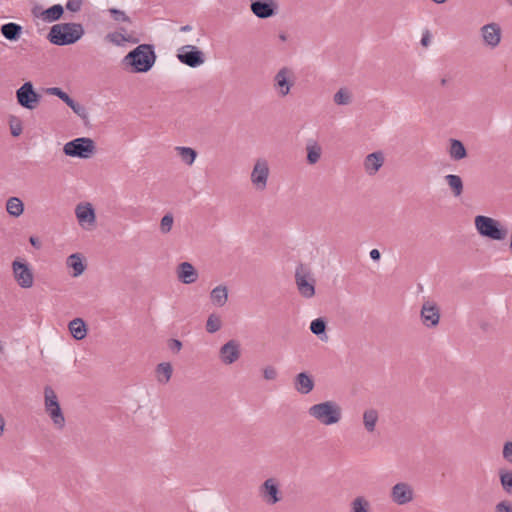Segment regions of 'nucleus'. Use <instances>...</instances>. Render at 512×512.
I'll return each mask as SVG.
<instances>
[{
  "label": "nucleus",
  "mask_w": 512,
  "mask_h": 512,
  "mask_svg": "<svg viewBox=\"0 0 512 512\" xmlns=\"http://www.w3.org/2000/svg\"><path fill=\"white\" fill-rule=\"evenodd\" d=\"M308 415L323 426H332L342 420L343 410L336 401L326 400L311 405L308 408Z\"/></svg>",
  "instance_id": "nucleus-1"
},
{
  "label": "nucleus",
  "mask_w": 512,
  "mask_h": 512,
  "mask_svg": "<svg viewBox=\"0 0 512 512\" xmlns=\"http://www.w3.org/2000/svg\"><path fill=\"white\" fill-rule=\"evenodd\" d=\"M84 35V28L80 23H59L50 28L48 40L57 46L76 43Z\"/></svg>",
  "instance_id": "nucleus-2"
},
{
  "label": "nucleus",
  "mask_w": 512,
  "mask_h": 512,
  "mask_svg": "<svg viewBox=\"0 0 512 512\" xmlns=\"http://www.w3.org/2000/svg\"><path fill=\"white\" fill-rule=\"evenodd\" d=\"M153 46L141 44L124 57V62L133 67L135 72H147L155 62Z\"/></svg>",
  "instance_id": "nucleus-3"
},
{
  "label": "nucleus",
  "mask_w": 512,
  "mask_h": 512,
  "mask_svg": "<svg viewBox=\"0 0 512 512\" xmlns=\"http://www.w3.org/2000/svg\"><path fill=\"white\" fill-rule=\"evenodd\" d=\"M477 232L482 236L495 241H503L508 234L506 228L502 224L491 217L478 215L474 219Z\"/></svg>",
  "instance_id": "nucleus-4"
},
{
  "label": "nucleus",
  "mask_w": 512,
  "mask_h": 512,
  "mask_svg": "<svg viewBox=\"0 0 512 512\" xmlns=\"http://www.w3.org/2000/svg\"><path fill=\"white\" fill-rule=\"evenodd\" d=\"M295 284L303 298L311 299L315 296L316 279L307 265L299 264L296 267Z\"/></svg>",
  "instance_id": "nucleus-5"
},
{
  "label": "nucleus",
  "mask_w": 512,
  "mask_h": 512,
  "mask_svg": "<svg viewBox=\"0 0 512 512\" xmlns=\"http://www.w3.org/2000/svg\"><path fill=\"white\" fill-rule=\"evenodd\" d=\"M260 500L267 506H274L283 500L281 482L276 477H269L258 486L257 489Z\"/></svg>",
  "instance_id": "nucleus-6"
},
{
  "label": "nucleus",
  "mask_w": 512,
  "mask_h": 512,
  "mask_svg": "<svg viewBox=\"0 0 512 512\" xmlns=\"http://www.w3.org/2000/svg\"><path fill=\"white\" fill-rule=\"evenodd\" d=\"M95 143L91 138L80 137L67 142L63 151L67 156L88 159L95 153Z\"/></svg>",
  "instance_id": "nucleus-7"
},
{
  "label": "nucleus",
  "mask_w": 512,
  "mask_h": 512,
  "mask_svg": "<svg viewBox=\"0 0 512 512\" xmlns=\"http://www.w3.org/2000/svg\"><path fill=\"white\" fill-rule=\"evenodd\" d=\"M294 84L295 73L287 66L280 68L273 76V90L279 98L288 96Z\"/></svg>",
  "instance_id": "nucleus-8"
},
{
  "label": "nucleus",
  "mask_w": 512,
  "mask_h": 512,
  "mask_svg": "<svg viewBox=\"0 0 512 512\" xmlns=\"http://www.w3.org/2000/svg\"><path fill=\"white\" fill-rule=\"evenodd\" d=\"M270 175V168L268 161L264 158H258L252 168L250 174V181L253 188L258 192L266 190L268 179Z\"/></svg>",
  "instance_id": "nucleus-9"
},
{
  "label": "nucleus",
  "mask_w": 512,
  "mask_h": 512,
  "mask_svg": "<svg viewBox=\"0 0 512 512\" xmlns=\"http://www.w3.org/2000/svg\"><path fill=\"white\" fill-rule=\"evenodd\" d=\"M177 58L181 63L192 68L199 67L205 62L203 52L193 45L182 46L178 50Z\"/></svg>",
  "instance_id": "nucleus-10"
},
{
  "label": "nucleus",
  "mask_w": 512,
  "mask_h": 512,
  "mask_svg": "<svg viewBox=\"0 0 512 512\" xmlns=\"http://www.w3.org/2000/svg\"><path fill=\"white\" fill-rule=\"evenodd\" d=\"M415 492L411 484L407 482H398L392 486L390 498L393 503L403 506L414 500Z\"/></svg>",
  "instance_id": "nucleus-11"
},
{
  "label": "nucleus",
  "mask_w": 512,
  "mask_h": 512,
  "mask_svg": "<svg viewBox=\"0 0 512 512\" xmlns=\"http://www.w3.org/2000/svg\"><path fill=\"white\" fill-rule=\"evenodd\" d=\"M480 35L486 47L495 49L502 39L501 27L495 22L485 24L480 28Z\"/></svg>",
  "instance_id": "nucleus-12"
},
{
  "label": "nucleus",
  "mask_w": 512,
  "mask_h": 512,
  "mask_svg": "<svg viewBox=\"0 0 512 512\" xmlns=\"http://www.w3.org/2000/svg\"><path fill=\"white\" fill-rule=\"evenodd\" d=\"M12 270L15 280L21 288L28 289L33 286L34 276L27 263L15 260L12 263Z\"/></svg>",
  "instance_id": "nucleus-13"
},
{
  "label": "nucleus",
  "mask_w": 512,
  "mask_h": 512,
  "mask_svg": "<svg viewBox=\"0 0 512 512\" xmlns=\"http://www.w3.org/2000/svg\"><path fill=\"white\" fill-rule=\"evenodd\" d=\"M18 103L26 109H35L39 103L40 96L34 91L31 82H25L17 91Z\"/></svg>",
  "instance_id": "nucleus-14"
},
{
  "label": "nucleus",
  "mask_w": 512,
  "mask_h": 512,
  "mask_svg": "<svg viewBox=\"0 0 512 512\" xmlns=\"http://www.w3.org/2000/svg\"><path fill=\"white\" fill-rule=\"evenodd\" d=\"M75 215L81 227L91 229L95 226L96 214L91 203L78 204L75 208Z\"/></svg>",
  "instance_id": "nucleus-15"
},
{
  "label": "nucleus",
  "mask_w": 512,
  "mask_h": 512,
  "mask_svg": "<svg viewBox=\"0 0 512 512\" xmlns=\"http://www.w3.org/2000/svg\"><path fill=\"white\" fill-rule=\"evenodd\" d=\"M241 356L240 343L237 340H229L221 346L219 350V358L225 365L235 363Z\"/></svg>",
  "instance_id": "nucleus-16"
},
{
  "label": "nucleus",
  "mask_w": 512,
  "mask_h": 512,
  "mask_svg": "<svg viewBox=\"0 0 512 512\" xmlns=\"http://www.w3.org/2000/svg\"><path fill=\"white\" fill-rule=\"evenodd\" d=\"M250 9L255 16L261 19L272 17L276 14L277 4L275 0H249Z\"/></svg>",
  "instance_id": "nucleus-17"
},
{
  "label": "nucleus",
  "mask_w": 512,
  "mask_h": 512,
  "mask_svg": "<svg viewBox=\"0 0 512 512\" xmlns=\"http://www.w3.org/2000/svg\"><path fill=\"white\" fill-rule=\"evenodd\" d=\"M421 318L426 327L437 326L440 320V312L437 305L430 301L425 302L421 309Z\"/></svg>",
  "instance_id": "nucleus-18"
},
{
  "label": "nucleus",
  "mask_w": 512,
  "mask_h": 512,
  "mask_svg": "<svg viewBox=\"0 0 512 512\" xmlns=\"http://www.w3.org/2000/svg\"><path fill=\"white\" fill-rule=\"evenodd\" d=\"M385 157L382 151H376L368 154L363 161L365 172L369 176L375 175L384 165Z\"/></svg>",
  "instance_id": "nucleus-19"
},
{
  "label": "nucleus",
  "mask_w": 512,
  "mask_h": 512,
  "mask_svg": "<svg viewBox=\"0 0 512 512\" xmlns=\"http://www.w3.org/2000/svg\"><path fill=\"white\" fill-rule=\"evenodd\" d=\"M177 278L184 284H192L198 279V272L190 262H182L177 266Z\"/></svg>",
  "instance_id": "nucleus-20"
},
{
  "label": "nucleus",
  "mask_w": 512,
  "mask_h": 512,
  "mask_svg": "<svg viewBox=\"0 0 512 512\" xmlns=\"http://www.w3.org/2000/svg\"><path fill=\"white\" fill-rule=\"evenodd\" d=\"M105 39L115 46H123L125 43L136 44L139 42V39L134 35V33L122 34V31L117 30L108 33Z\"/></svg>",
  "instance_id": "nucleus-21"
},
{
  "label": "nucleus",
  "mask_w": 512,
  "mask_h": 512,
  "mask_svg": "<svg viewBox=\"0 0 512 512\" xmlns=\"http://www.w3.org/2000/svg\"><path fill=\"white\" fill-rule=\"evenodd\" d=\"M294 388L300 394H309L314 389V381L308 373L301 372L295 377Z\"/></svg>",
  "instance_id": "nucleus-22"
},
{
  "label": "nucleus",
  "mask_w": 512,
  "mask_h": 512,
  "mask_svg": "<svg viewBox=\"0 0 512 512\" xmlns=\"http://www.w3.org/2000/svg\"><path fill=\"white\" fill-rule=\"evenodd\" d=\"M448 154L454 161H460L467 157L464 144L460 140L453 138L449 140Z\"/></svg>",
  "instance_id": "nucleus-23"
},
{
  "label": "nucleus",
  "mask_w": 512,
  "mask_h": 512,
  "mask_svg": "<svg viewBox=\"0 0 512 512\" xmlns=\"http://www.w3.org/2000/svg\"><path fill=\"white\" fill-rule=\"evenodd\" d=\"M210 300L213 305L223 307L228 301V288L225 285H218L210 292Z\"/></svg>",
  "instance_id": "nucleus-24"
},
{
  "label": "nucleus",
  "mask_w": 512,
  "mask_h": 512,
  "mask_svg": "<svg viewBox=\"0 0 512 512\" xmlns=\"http://www.w3.org/2000/svg\"><path fill=\"white\" fill-rule=\"evenodd\" d=\"M69 331L74 339L82 340L87 335V326L81 318H75L68 324Z\"/></svg>",
  "instance_id": "nucleus-25"
},
{
  "label": "nucleus",
  "mask_w": 512,
  "mask_h": 512,
  "mask_svg": "<svg viewBox=\"0 0 512 512\" xmlns=\"http://www.w3.org/2000/svg\"><path fill=\"white\" fill-rule=\"evenodd\" d=\"M379 420V413L374 408H368L363 412V425L368 433H373Z\"/></svg>",
  "instance_id": "nucleus-26"
},
{
  "label": "nucleus",
  "mask_w": 512,
  "mask_h": 512,
  "mask_svg": "<svg viewBox=\"0 0 512 512\" xmlns=\"http://www.w3.org/2000/svg\"><path fill=\"white\" fill-rule=\"evenodd\" d=\"M1 33L10 41H17L22 33V27L19 24L10 22L1 26Z\"/></svg>",
  "instance_id": "nucleus-27"
},
{
  "label": "nucleus",
  "mask_w": 512,
  "mask_h": 512,
  "mask_svg": "<svg viewBox=\"0 0 512 512\" xmlns=\"http://www.w3.org/2000/svg\"><path fill=\"white\" fill-rule=\"evenodd\" d=\"M173 368L169 362H162L156 367L157 381L161 384H166L170 381Z\"/></svg>",
  "instance_id": "nucleus-28"
},
{
  "label": "nucleus",
  "mask_w": 512,
  "mask_h": 512,
  "mask_svg": "<svg viewBox=\"0 0 512 512\" xmlns=\"http://www.w3.org/2000/svg\"><path fill=\"white\" fill-rule=\"evenodd\" d=\"M444 179L455 197H459L463 193V181L460 176L448 174Z\"/></svg>",
  "instance_id": "nucleus-29"
},
{
  "label": "nucleus",
  "mask_w": 512,
  "mask_h": 512,
  "mask_svg": "<svg viewBox=\"0 0 512 512\" xmlns=\"http://www.w3.org/2000/svg\"><path fill=\"white\" fill-rule=\"evenodd\" d=\"M175 151L186 165L191 166L195 162L197 152L193 148L177 146L175 147Z\"/></svg>",
  "instance_id": "nucleus-30"
},
{
  "label": "nucleus",
  "mask_w": 512,
  "mask_h": 512,
  "mask_svg": "<svg viewBox=\"0 0 512 512\" xmlns=\"http://www.w3.org/2000/svg\"><path fill=\"white\" fill-rule=\"evenodd\" d=\"M6 210L13 217H19L24 212V204L18 197H10L6 202Z\"/></svg>",
  "instance_id": "nucleus-31"
},
{
  "label": "nucleus",
  "mask_w": 512,
  "mask_h": 512,
  "mask_svg": "<svg viewBox=\"0 0 512 512\" xmlns=\"http://www.w3.org/2000/svg\"><path fill=\"white\" fill-rule=\"evenodd\" d=\"M47 415L50 417L54 427L58 430H62L65 427V417L61 407L45 410Z\"/></svg>",
  "instance_id": "nucleus-32"
},
{
  "label": "nucleus",
  "mask_w": 512,
  "mask_h": 512,
  "mask_svg": "<svg viewBox=\"0 0 512 512\" xmlns=\"http://www.w3.org/2000/svg\"><path fill=\"white\" fill-rule=\"evenodd\" d=\"M67 266L73 269V276H80L84 270L85 265L82 261V258L79 254H72L67 258Z\"/></svg>",
  "instance_id": "nucleus-33"
},
{
  "label": "nucleus",
  "mask_w": 512,
  "mask_h": 512,
  "mask_svg": "<svg viewBox=\"0 0 512 512\" xmlns=\"http://www.w3.org/2000/svg\"><path fill=\"white\" fill-rule=\"evenodd\" d=\"M60 407L58 397L50 386L44 388V408L45 410Z\"/></svg>",
  "instance_id": "nucleus-34"
},
{
  "label": "nucleus",
  "mask_w": 512,
  "mask_h": 512,
  "mask_svg": "<svg viewBox=\"0 0 512 512\" xmlns=\"http://www.w3.org/2000/svg\"><path fill=\"white\" fill-rule=\"evenodd\" d=\"M370 502L364 496H356L350 503L351 512H369Z\"/></svg>",
  "instance_id": "nucleus-35"
},
{
  "label": "nucleus",
  "mask_w": 512,
  "mask_h": 512,
  "mask_svg": "<svg viewBox=\"0 0 512 512\" xmlns=\"http://www.w3.org/2000/svg\"><path fill=\"white\" fill-rule=\"evenodd\" d=\"M63 14V7L60 4H56L46 9L43 12V19L47 22H54L61 18Z\"/></svg>",
  "instance_id": "nucleus-36"
},
{
  "label": "nucleus",
  "mask_w": 512,
  "mask_h": 512,
  "mask_svg": "<svg viewBox=\"0 0 512 512\" xmlns=\"http://www.w3.org/2000/svg\"><path fill=\"white\" fill-rule=\"evenodd\" d=\"M499 480L502 489L509 495L512 496V471L510 470H500L499 471Z\"/></svg>",
  "instance_id": "nucleus-37"
},
{
  "label": "nucleus",
  "mask_w": 512,
  "mask_h": 512,
  "mask_svg": "<svg viewBox=\"0 0 512 512\" xmlns=\"http://www.w3.org/2000/svg\"><path fill=\"white\" fill-rule=\"evenodd\" d=\"M321 147L317 143L307 145V161L309 164H315L320 160Z\"/></svg>",
  "instance_id": "nucleus-38"
},
{
  "label": "nucleus",
  "mask_w": 512,
  "mask_h": 512,
  "mask_svg": "<svg viewBox=\"0 0 512 512\" xmlns=\"http://www.w3.org/2000/svg\"><path fill=\"white\" fill-rule=\"evenodd\" d=\"M221 327H222V322H221L220 317L214 313L210 314L206 321L207 332L216 333L217 331H219L221 329Z\"/></svg>",
  "instance_id": "nucleus-39"
},
{
  "label": "nucleus",
  "mask_w": 512,
  "mask_h": 512,
  "mask_svg": "<svg viewBox=\"0 0 512 512\" xmlns=\"http://www.w3.org/2000/svg\"><path fill=\"white\" fill-rule=\"evenodd\" d=\"M310 330L313 334L317 336L324 335L325 338H327L325 331H326V322L322 318L314 319L310 323ZM320 339H323V337H320Z\"/></svg>",
  "instance_id": "nucleus-40"
},
{
  "label": "nucleus",
  "mask_w": 512,
  "mask_h": 512,
  "mask_svg": "<svg viewBox=\"0 0 512 512\" xmlns=\"http://www.w3.org/2000/svg\"><path fill=\"white\" fill-rule=\"evenodd\" d=\"M334 102L337 105H348L351 102V94L347 89L341 88L334 94Z\"/></svg>",
  "instance_id": "nucleus-41"
},
{
  "label": "nucleus",
  "mask_w": 512,
  "mask_h": 512,
  "mask_svg": "<svg viewBox=\"0 0 512 512\" xmlns=\"http://www.w3.org/2000/svg\"><path fill=\"white\" fill-rule=\"evenodd\" d=\"M174 217L171 213L165 214L160 221V232L167 234L172 230Z\"/></svg>",
  "instance_id": "nucleus-42"
},
{
  "label": "nucleus",
  "mask_w": 512,
  "mask_h": 512,
  "mask_svg": "<svg viewBox=\"0 0 512 512\" xmlns=\"http://www.w3.org/2000/svg\"><path fill=\"white\" fill-rule=\"evenodd\" d=\"M108 12L116 22H131L130 17L122 10L117 8H110Z\"/></svg>",
  "instance_id": "nucleus-43"
},
{
  "label": "nucleus",
  "mask_w": 512,
  "mask_h": 512,
  "mask_svg": "<svg viewBox=\"0 0 512 512\" xmlns=\"http://www.w3.org/2000/svg\"><path fill=\"white\" fill-rule=\"evenodd\" d=\"M47 94L59 97L64 103L68 104L71 101V97L64 92L61 88L51 87L46 90Z\"/></svg>",
  "instance_id": "nucleus-44"
},
{
  "label": "nucleus",
  "mask_w": 512,
  "mask_h": 512,
  "mask_svg": "<svg viewBox=\"0 0 512 512\" xmlns=\"http://www.w3.org/2000/svg\"><path fill=\"white\" fill-rule=\"evenodd\" d=\"M67 105H68V106L73 110V112H74L75 114H77L79 117H81V118H83V119L87 117V110H86V108H85L83 105H81V104H79V103L75 102L73 99H71V101H69V103H68Z\"/></svg>",
  "instance_id": "nucleus-45"
},
{
  "label": "nucleus",
  "mask_w": 512,
  "mask_h": 512,
  "mask_svg": "<svg viewBox=\"0 0 512 512\" xmlns=\"http://www.w3.org/2000/svg\"><path fill=\"white\" fill-rule=\"evenodd\" d=\"M262 372H263L264 379L268 380V381L275 380L278 375L276 368L272 365L265 366L263 368Z\"/></svg>",
  "instance_id": "nucleus-46"
},
{
  "label": "nucleus",
  "mask_w": 512,
  "mask_h": 512,
  "mask_svg": "<svg viewBox=\"0 0 512 512\" xmlns=\"http://www.w3.org/2000/svg\"><path fill=\"white\" fill-rule=\"evenodd\" d=\"M495 512H512V503L508 500L500 501L495 506Z\"/></svg>",
  "instance_id": "nucleus-47"
},
{
  "label": "nucleus",
  "mask_w": 512,
  "mask_h": 512,
  "mask_svg": "<svg viewBox=\"0 0 512 512\" xmlns=\"http://www.w3.org/2000/svg\"><path fill=\"white\" fill-rule=\"evenodd\" d=\"M502 456L505 461L512 463V442L504 443Z\"/></svg>",
  "instance_id": "nucleus-48"
},
{
  "label": "nucleus",
  "mask_w": 512,
  "mask_h": 512,
  "mask_svg": "<svg viewBox=\"0 0 512 512\" xmlns=\"http://www.w3.org/2000/svg\"><path fill=\"white\" fill-rule=\"evenodd\" d=\"M82 7V0H68L66 3V9L71 12H78Z\"/></svg>",
  "instance_id": "nucleus-49"
},
{
  "label": "nucleus",
  "mask_w": 512,
  "mask_h": 512,
  "mask_svg": "<svg viewBox=\"0 0 512 512\" xmlns=\"http://www.w3.org/2000/svg\"><path fill=\"white\" fill-rule=\"evenodd\" d=\"M10 129H11V134L14 137L19 136L22 133V125H21L20 121L17 120L16 122H11Z\"/></svg>",
  "instance_id": "nucleus-50"
},
{
  "label": "nucleus",
  "mask_w": 512,
  "mask_h": 512,
  "mask_svg": "<svg viewBox=\"0 0 512 512\" xmlns=\"http://www.w3.org/2000/svg\"><path fill=\"white\" fill-rule=\"evenodd\" d=\"M169 346L171 350L179 352L182 348V343L177 339H172Z\"/></svg>",
  "instance_id": "nucleus-51"
},
{
  "label": "nucleus",
  "mask_w": 512,
  "mask_h": 512,
  "mask_svg": "<svg viewBox=\"0 0 512 512\" xmlns=\"http://www.w3.org/2000/svg\"><path fill=\"white\" fill-rule=\"evenodd\" d=\"M430 42H431L430 33H429V31H425L421 38V44H422V46L427 47V46H429Z\"/></svg>",
  "instance_id": "nucleus-52"
},
{
  "label": "nucleus",
  "mask_w": 512,
  "mask_h": 512,
  "mask_svg": "<svg viewBox=\"0 0 512 512\" xmlns=\"http://www.w3.org/2000/svg\"><path fill=\"white\" fill-rule=\"evenodd\" d=\"M370 257L372 260L377 261L380 259V252L377 249H372L370 251Z\"/></svg>",
  "instance_id": "nucleus-53"
},
{
  "label": "nucleus",
  "mask_w": 512,
  "mask_h": 512,
  "mask_svg": "<svg viewBox=\"0 0 512 512\" xmlns=\"http://www.w3.org/2000/svg\"><path fill=\"white\" fill-rule=\"evenodd\" d=\"M29 242H30V243H31V245H32V246H34L35 248L40 249V247H41V243H40V241L38 240V238H36V237H33V236H32V237H30Z\"/></svg>",
  "instance_id": "nucleus-54"
},
{
  "label": "nucleus",
  "mask_w": 512,
  "mask_h": 512,
  "mask_svg": "<svg viewBox=\"0 0 512 512\" xmlns=\"http://www.w3.org/2000/svg\"><path fill=\"white\" fill-rule=\"evenodd\" d=\"M4 427H5V420H4L3 416L0 414V436H2V434L4 432Z\"/></svg>",
  "instance_id": "nucleus-55"
},
{
  "label": "nucleus",
  "mask_w": 512,
  "mask_h": 512,
  "mask_svg": "<svg viewBox=\"0 0 512 512\" xmlns=\"http://www.w3.org/2000/svg\"><path fill=\"white\" fill-rule=\"evenodd\" d=\"M449 83V79L447 77H443L441 80H440V84L441 86L445 87L447 86Z\"/></svg>",
  "instance_id": "nucleus-56"
},
{
  "label": "nucleus",
  "mask_w": 512,
  "mask_h": 512,
  "mask_svg": "<svg viewBox=\"0 0 512 512\" xmlns=\"http://www.w3.org/2000/svg\"><path fill=\"white\" fill-rule=\"evenodd\" d=\"M192 27L190 25H185L180 28L181 32H188L191 31Z\"/></svg>",
  "instance_id": "nucleus-57"
},
{
  "label": "nucleus",
  "mask_w": 512,
  "mask_h": 512,
  "mask_svg": "<svg viewBox=\"0 0 512 512\" xmlns=\"http://www.w3.org/2000/svg\"><path fill=\"white\" fill-rule=\"evenodd\" d=\"M279 38H280V40H281V41H286V40H287V36H286V34H284V33H281V34L279 35Z\"/></svg>",
  "instance_id": "nucleus-58"
},
{
  "label": "nucleus",
  "mask_w": 512,
  "mask_h": 512,
  "mask_svg": "<svg viewBox=\"0 0 512 512\" xmlns=\"http://www.w3.org/2000/svg\"><path fill=\"white\" fill-rule=\"evenodd\" d=\"M509 249H510V252L512 253V230H511V234H510Z\"/></svg>",
  "instance_id": "nucleus-59"
},
{
  "label": "nucleus",
  "mask_w": 512,
  "mask_h": 512,
  "mask_svg": "<svg viewBox=\"0 0 512 512\" xmlns=\"http://www.w3.org/2000/svg\"><path fill=\"white\" fill-rule=\"evenodd\" d=\"M436 4H444L447 0H432Z\"/></svg>",
  "instance_id": "nucleus-60"
},
{
  "label": "nucleus",
  "mask_w": 512,
  "mask_h": 512,
  "mask_svg": "<svg viewBox=\"0 0 512 512\" xmlns=\"http://www.w3.org/2000/svg\"><path fill=\"white\" fill-rule=\"evenodd\" d=\"M117 31H122V34L128 33V32L126 31V29H124V28H120V29H118Z\"/></svg>",
  "instance_id": "nucleus-61"
},
{
  "label": "nucleus",
  "mask_w": 512,
  "mask_h": 512,
  "mask_svg": "<svg viewBox=\"0 0 512 512\" xmlns=\"http://www.w3.org/2000/svg\"><path fill=\"white\" fill-rule=\"evenodd\" d=\"M505 1H506V3H507L509 6H511V7H512V0H505Z\"/></svg>",
  "instance_id": "nucleus-62"
}]
</instances>
